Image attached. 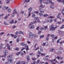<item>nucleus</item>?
Instances as JSON below:
<instances>
[{
	"instance_id": "1",
	"label": "nucleus",
	"mask_w": 64,
	"mask_h": 64,
	"mask_svg": "<svg viewBox=\"0 0 64 64\" xmlns=\"http://www.w3.org/2000/svg\"><path fill=\"white\" fill-rule=\"evenodd\" d=\"M13 56L12 55H10L9 56H8V61L11 63H12V61H13V58H12V57Z\"/></svg>"
},
{
	"instance_id": "2",
	"label": "nucleus",
	"mask_w": 64,
	"mask_h": 64,
	"mask_svg": "<svg viewBox=\"0 0 64 64\" xmlns=\"http://www.w3.org/2000/svg\"><path fill=\"white\" fill-rule=\"evenodd\" d=\"M51 28H50V31H55L56 30V28H57V26H56L54 27V25L52 24L51 25Z\"/></svg>"
},
{
	"instance_id": "3",
	"label": "nucleus",
	"mask_w": 64,
	"mask_h": 64,
	"mask_svg": "<svg viewBox=\"0 0 64 64\" xmlns=\"http://www.w3.org/2000/svg\"><path fill=\"white\" fill-rule=\"evenodd\" d=\"M4 53L5 54H4L3 55V56H1L0 57H3V56L4 57H6V55L8 54V51L7 50H4Z\"/></svg>"
},
{
	"instance_id": "4",
	"label": "nucleus",
	"mask_w": 64,
	"mask_h": 64,
	"mask_svg": "<svg viewBox=\"0 0 64 64\" xmlns=\"http://www.w3.org/2000/svg\"><path fill=\"white\" fill-rule=\"evenodd\" d=\"M49 3H50V4H51V6H50V8L52 9H54V7H52L53 6H54V3L52 2V1L51 0H49Z\"/></svg>"
},
{
	"instance_id": "5",
	"label": "nucleus",
	"mask_w": 64,
	"mask_h": 64,
	"mask_svg": "<svg viewBox=\"0 0 64 64\" xmlns=\"http://www.w3.org/2000/svg\"><path fill=\"white\" fill-rule=\"evenodd\" d=\"M34 35V34H32V32H30L29 34L28 38L30 39H31L33 38V36Z\"/></svg>"
},
{
	"instance_id": "6",
	"label": "nucleus",
	"mask_w": 64,
	"mask_h": 64,
	"mask_svg": "<svg viewBox=\"0 0 64 64\" xmlns=\"http://www.w3.org/2000/svg\"><path fill=\"white\" fill-rule=\"evenodd\" d=\"M32 8H30L28 9V17H29L30 16V13H31V10H32Z\"/></svg>"
},
{
	"instance_id": "7",
	"label": "nucleus",
	"mask_w": 64,
	"mask_h": 64,
	"mask_svg": "<svg viewBox=\"0 0 64 64\" xmlns=\"http://www.w3.org/2000/svg\"><path fill=\"white\" fill-rule=\"evenodd\" d=\"M40 13H39V15H40V16H43V14L41 13H44V11L40 10Z\"/></svg>"
},
{
	"instance_id": "8",
	"label": "nucleus",
	"mask_w": 64,
	"mask_h": 64,
	"mask_svg": "<svg viewBox=\"0 0 64 64\" xmlns=\"http://www.w3.org/2000/svg\"><path fill=\"white\" fill-rule=\"evenodd\" d=\"M61 15V14L60 13L58 14V15L56 17L57 18H58L59 19H61V18L60 17V16Z\"/></svg>"
},
{
	"instance_id": "9",
	"label": "nucleus",
	"mask_w": 64,
	"mask_h": 64,
	"mask_svg": "<svg viewBox=\"0 0 64 64\" xmlns=\"http://www.w3.org/2000/svg\"><path fill=\"white\" fill-rule=\"evenodd\" d=\"M17 13H18V12L16 11V9H15L13 10V14H17Z\"/></svg>"
},
{
	"instance_id": "10",
	"label": "nucleus",
	"mask_w": 64,
	"mask_h": 64,
	"mask_svg": "<svg viewBox=\"0 0 64 64\" xmlns=\"http://www.w3.org/2000/svg\"><path fill=\"white\" fill-rule=\"evenodd\" d=\"M49 1V0H40V1L39 2V3L40 4H41V2L42 1V0L43 1Z\"/></svg>"
},
{
	"instance_id": "11",
	"label": "nucleus",
	"mask_w": 64,
	"mask_h": 64,
	"mask_svg": "<svg viewBox=\"0 0 64 64\" xmlns=\"http://www.w3.org/2000/svg\"><path fill=\"white\" fill-rule=\"evenodd\" d=\"M54 50H55V48H52L50 50V52H53V51H54Z\"/></svg>"
},
{
	"instance_id": "12",
	"label": "nucleus",
	"mask_w": 64,
	"mask_h": 64,
	"mask_svg": "<svg viewBox=\"0 0 64 64\" xmlns=\"http://www.w3.org/2000/svg\"><path fill=\"white\" fill-rule=\"evenodd\" d=\"M50 21V19L49 18H48L46 20V22L48 23Z\"/></svg>"
},
{
	"instance_id": "13",
	"label": "nucleus",
	"mask_w": 64,
	"mask_h": 64,
	"mask_svg": "<svg viewBox=\"0 0 64 64\" xmlns=\"http://www.w3.org/2000/svg\"><path fill=\"white\" fill-rule=\"evenodd\" d=\"M64 28V25L63 24L62 25V27H60V29H63V28Z\"/></svg>"
},
{
	"instance_id": "14",
	"label": "nucleus",
	"mask_w": 64,
	"mask_h": 64,
	"mask_svg": "<svg viewBox=\"0 0 64 64\" xmlns=\"http://www.w3.org/2000/svg\"><path fill=\"white\" fill-rule=\"evenodd\" d=\"M21 52H18L16 54V55H17V56H18L19 54H21Z\"/></svg>"
},
{
	"instance_id": "15",
	"label": "nucleus",
	"mask_w": 64,
	"mask_h": 64,
	"mask_svg": "<svg viewBox=\"0 0 64 64\" xmlns=\"http://www.w3.org/2000/svg\"><path fill=\"white\" fill-rule=\"evenodd\" d=\"M30 1V0H28L27 1V0H25L24 1V3H25V2H26V3H28V2H29Z\"/></svg>"
},
{
	"instance_id": "16",
	"label": "nucleus",
	"mask_w": 64,
	"mask_h": 64,
	"mask_svg": "<svg viewBox=\"0 0 64 64\" xmlns=\"http://www.w3.org/2000/svg\"><path fill=\"white\" fill-rule=\"evenodd\" d=\"M34 26H32L30 27V29H33V28H34Z\"/></svg>"
},
{
	"instance_id": "17",
	"label": "nucleus",
	"mask_w": 64,
	"mask_h": 64,
	"mask_svg": "<svg viewBox=\"0 0 64 64\" xmlns=\"http://www.w3.org/2000/svg\"><path fill=\"white\" fill-rule=\"evenodd\" d=\"M27 60L28 61H29L30 60V57H29V56H27Z\"/></svg>"
},
{
	"instance_id": "18",
	"label": "nucleus",
	"mask_w": 64,
	"mask_h": 64,
	"mask_svg": "<svg viewBox=\"0 0 64 64\" xmlns=\"http://www.w3.org/2000/svg\"><path fill=\"white\" fill-rule=\"evenodd\" d=\"M11 9L9 8L8 10V13H10L11 12Z\"/></svg>"
},
{
	"instance_id": "19",
	"label": "nucleus",
	"mask_w": 64,
	"mask_h": 64,
	"mask_svg": "<svg viewBox=\"0 0 64 64\" xmlns=\"http://www.w3.org/2000/svg\"><path fill=\"white\" fill-rule=\"evenodd\" d=\"M21 62L20 61H19L17 62L16 64H21Z\"/></svg>"
},
{
	"instance_id": "20",
	"label": "nucleus",
	"mask_w": 64,
	"mask_h": 64,
	"mask_svg": "<svg viewBox=\"0 0 64 64\" xmlns=\"http://www.w3.org/2000/svg\"><path fill=\"white\" fill-rule=\"evenodd\" d=\"M15 50H16V51H18L19 50V48H17L15 49Z\"/></svg>"
},
{
	"instance_id": "21",
	"label": "nucleus",
	"mask_w": 64,
	"mask_h": 64,
	"mask_svg": "<svg viewBox=\"0 0 64 64\" xmlns=\"http://www.w3.org/2000/svg\"><path fill=\"white\" fill-rule=\"evenodd\" d=\"M46 42H44L42 44V45L43 46H45V45H46Z\"/></svg>"
},
{
	"instance_id": "22",
	"label": "nucleus",
	"mask_w": 64,
	"mask_h": 64,
	"mask_svg": "<svg viewBox=\"0 0 64 64\" xmlns=\"http://www.w3.org/2000/svg\"><path fill=\"white\" fill-rule=\"evenodd\" d=\"M40 7H42V8H43L44 7H45V6H43L42 4L40 6Z\"/></svg>"
},
{
	"instance_id": "23",
	"label": "nucleus",
	"mask_w": 64,
	"mask_h": 64,
	"mask_svg": "<svg viewBox=\"0 0 64 64\" xmlns=\"http://www.w3.org/2000/svg\"><path fill=\"white\" fill-rule=\"evenodd\" d=\"M10 24H13L14 23V20H12V22H10Z\"/></svg>"
},
{
	"instance_id": "24",
	"label": "nucleus",
	"mask_w": 64,
	"mask_h": 64,
	"mask_svg": "<svg viewBox=\"0 0 64 64\" xmlns=\"http://www.w3.org/2000/svg\"><path fill=\"white\" fill-rule=\"evenodd\" d=\"M44 35H42V36H40V38H44Z\"/></svg>"
},
{
	"instance_id": "25",
	"label": "nucleus",
	"mask_w": 64,
	"mask_h": 64,
	"mask_svg": "<svg viewBox=\"0 0 64 64\" xmlns=\"http://www.w3.org/2000/svg\"><path fill=\"white\" fill-rule=\"evenodd\" d=\"M56 58L57 59H58L59 60V59H60V58H61V57H60L59 56H57V57Z\"/></svg>"
},
{
	"instance_id": "26",
	"label": "nucleus",
	"mask_w": 64,
	"mask_h": 64,
	"mask_svg": "<svg viewBox=\"0 0 64 64\" xmlns=\"http://www.w3.org/2000/svg\"><path fill=\"white\" fill-rule=\"evenodd\" d=\"M20 34H24V33L23 32H22L21 31H20Z\"/></svg>"
},
{
	"instance_id": "27",
	"label": "nucleus",
	"mask_w": 64,
	"mask_h": 64,
	"mask_svg": "<svg viewBox=\"0 0 64 64\" xmlns=\"http://www.w3.org/2000/svg\"><path fill=\"white\" fill-rule=\"evenodd\" d=\"M29 55H32V56H34V54L32 53L30 54Z\"/></svg>"
},
{
	"instance_id": "28",
	"label": "nucleus",
	"mask_w": 64,
	"mask_h": 64,
	"mask_svg": "<svg viewBox=\"0 0 64 64\" xmlns=\"http://www.w3.org/2000/svg\"><path fill=\"white\" fill-rule=\"evenodd\" d=\"M40 30H44V28L42 27L40 28Z\"/></svg>"
},
{
	"instance_id": "29",
	"label": "nucleus",
	"mask_w": 64,
	"mask_h": 64,
	"mask_svg": "<svg viewBox=\"0 0 64 64\" xmlns=\"http://www.w3.org/2000/svg\"><path fill=\"white\" fill-rule=\"evenodd\" d=\"M40 62V60H38L36 61V63L38 64V63H39V62Z\"/></svg>"
},
{
	"instance_id": "30",
	"label": "nucleus",
	"mask_w": 64,
	"mask_h": 64,
	"mask_svg": "<svg viewBox=\"0 0 64 64\" xmlns=\"http://www.w3.org/2000/svg\"><path fill=\"white\" fill-rule=\"evenodd\" d=\"M7 48L9 50H10L11 49V48H10V46H8Z\"/></svg>"
},
{
	"instance_id": "31",
	"label": "nucleus",
	"mask_w": 64,
	"mask_h": 64,
	"mask_svg": "<svg viewBox=\"0 0 64 64\" xmlns=\"http://www.w3.org/2000/svg\"><path fill=\"white\" fill-rule=\"evenodd\" d=\"M14 15H15V14L13 13L12 14V17H14Z\"/></svg>"
},
{
	"instance_id": "32",
	"label": "nucleus",
	"mask_w": 64,
	"mask_h": 64,
	"mask_svg": "<svg viewBox=\"0 0 64 64\" xmlns=\"http://www.w3.org/2000/svg\"><path fill=\"white\" fill-rule=\"evenodd\" d=\"M16 42H19V38H17L16 40Z\"/></svg>"
},
{
	"instance_id": "33",
	"label": "nucleus",
	"mask_w": 64,
	"mask_h": 64,
	"mask_svg": "<svg viewBox=\"0 0 64 64\" xmlns=\"http://www.w3.org/2000/svg\"><path fill=\"white\" fill-rule=\"evenodd\" d=\"M26 51H27L28 50H29V48H28V46L27 48H26Z\"/></svg>"
},
{
	"instance_id": "34",
	"label": "nucleus",
	"mask_w": 64,
	"mask_h": 64,
	"mask_svg": "<svg viewBox=\"0 0 64 64\" xmlns=\"http://www.w3.org/2000/svg\"><path fill=\"white\" fill-rule=\"evenodd\" d=\"M37 22V21L36 20V21H34L33 23H35V24H36Z\"/></svg>"
},
{
	"instance_id": "35",
	"label": "nucleus",
	"mask_w": 64,
	"mask_h": 64,
	"mask_svg": "<svg viewBox=\"0 0 64 64\" xmlns=\"http://www.w3.org/2000/svg\"><path fill=\"white\" fill-rule=\"evenodd\" d=\"M38 53L39 55H41V53L39 51H38Z\"/></svg>"
},
{
	"instance_id": "36",
	"label": "nucleus",
	"mask_w": 64,
	"mask_h": 64,
	"mask_svg": "<svg viewBox=\"0 0 64 64\" xmlns=\"http://www.w3.org/2000/svg\"><path fill=\"white\" fill-rule=\"evenodd\" d=\"M24 43H22L20 44V45H22V46H24Z\"/></svg>"
},
{
	"instance_id": "37",
	"label": "nucleus",
	"mask_w": 64,
	"mask_h": 64,
	"mask_svg": "<svg viewBox=\"0 0 64 64\" xmlns=\"http://www.w3.org/2000/svg\"><path fill=\"white\" fill-rule=\"evenodd\" d=\"M51 36L52 37V38H54V35L53 34H52L50 36Z\"/></svg>"
},
{
	"instance_id": "38",
	"label": "nucleus",
	"mask_w": 64,
	"mask_h": 64,
	"mask_svg": "<svg viewBox=\"0 0 64 64\" xmlns=\"http://www.w3.org/2000/svg\"><path fill=\"white\" fill-rule=\"evenodd\" d=\"M40 52H43V50H42V48H40Z\"/></svg>"
},
{
	"instance_id": "39",
	"label": "nucleus",
	"mask_w": 64,
	"mask_h": 64,
	"mask_svg": "<svg viewBox=\"0 0 64 64\" xmlns=\"http://www.w3.org/2000/svg\"><path fill=\"white\" fill-rule=\"evenodd\" d=\"M8 18V16H7V15H6V16L4 17V19H6Z\"/></svg>"
},
{
	"instance_id": "40",
	"label": "nucleus",
	"mask_w": 64,
	"mask_h": 64,
	"mask_svg": "<svg viewBox=\"0 0 64 64\" xmlns=\"http://www.w3.org/2000/svg\"><path fill=\"white\" fill-rule=\"evenodd\" d=\"M34 20H38V17H35L34 18Z\"/></svg>"
},
{
	"instance_id": "41",
	"label": "nucleus",
	"mask_w": 64,
	"mask_h": 64,
	"mask_svg": "<svg viewBox=\"0 0 64 64\" xmlns=\"http://www.w3.org/2000/svg\"><path fill=\"white\" fill-rule=\"evenodd\" d=\"M36 56L37 58H39V57L40 56L39 55V54H38Z\"/></svg>"
},
{
	"instance_id": "42",
	"label": "nucleus",
	"mask_w": 64,
	"mask_h": 64,
	"mask_svg": "<svg viewBox=\"0 0 64 64\" xmlns=\"http://www.w3.org/2000/svg\"><path fill=\"white\" fill-rule=\"evenodd\" d=\"M22 62L23 63V64H25V62L24 61H22Z\"/></svg>"
},
{
	"instance_id": "43",
	"label": "nucleus",
	"mask_w": 64,
	"mask_h": 64,
	"mask_svg": "<svg viewBox=\"0 0 64 64\" xmlns=\"http://www.w3.org/2000/svg\"><path fill=\"white\" fill-rule=\"evenodd\" d=\"M41 55L42 56H45V53L44 54H41Z\"/></svg>"
},
{
	"instance_id": "44",
	"label": "nucleus",
	"mask_w": 64,
	"mask_h": 64,
	"mask_svg": "<svg viewBox=\"0 0 64 64\" xmlns=\"http://www.w3.org/2000/svg\"><path fill=\"white\" fill-rule=\"evenodd\" d=\"M18 32L16 31V32L15 34L16 35H18Z\"/></svg>"
},
{
	"instance_id": "45",
	"label": "nucleus",
	"mask_w": 64,
	"mask_h": 64,
	"mask_svg": "<svg viewBox=\"0 0 64 64\" xmlns=\"http://www.w3.org/2000/svg\"><path fill=\"white\" fill-rule=\"evenodd\" d=\"M9 44H6V46H9Z\"/></svg>"
},
{
	"instance_id": "46",
	"label": "nucleus",
	"mask_w": 64,
	"mask_h": 64,
	"mask_svg": "<svg viewBox=\"0 0 64 64\" xmlns=\"http://www.w3.org/2000/svg\"><path fill=\"white\" fill-rule=\"evenodd\" d=\"M44 4H48V2H44Z\"/></svg>"
},
{
	"instance_id": "47",
	"label": "nucleus",
	"mask_w": 64,
	"mask_h": 64,
	"mask_svg": "<svg viewBox=\"0 0 64 64\" xmlns=\"http://www.w3.org/2000/svg\"><path fill=\"white\" fill-rule=\"evenodd\" d=\"M32 17H35V15L34 14L32 15Z\"/></svg>"
},
{
	"instance_id": "48",
	"label": "nucleus",
	"mask_w": 64,
	"mask_h": 64,
	"mask_svg": "<svg viewBox=\"0 0 64 64\" xmlns=\"http://www.w3.org/2000/svg\"><path fill=\"white\" fill-rule=\"evenodd\" d=\"M45 29H47V28H48V26H44V27Z\"/></svg>"
},
{
	"instance_id": "49",
	"label": "nucleus",
	"mask_w": 64,
	"mask_h": 64,
	"mask_svg": "<svg viewBox=\"0 0 64 64\" xmlns=\"http://www.w3.org/2000/svg\"><path fill=\"white\" fill-rule=\"evenodd\" d=\"M43 15L44 17H47V16H48V15L47 14H44Z\"/></svg>"
},
{
	"instance_id": "50",
	"label": "nucleus",
	"mask_w": 64,
	"mask_h": 64,
	"mask_svg": "<svg viewBox=\"0 0 64 64\" xmlns=\"http://www.w3.org/2000/svg\"><path fill=\"white\" fill-rule=\"evenodd\" d=\"M32 60H36V59H37L35 58H32Z\"/></svg>"
},
{
	"instance_id": "51",
	"label": "nucleus",
	"mask_w": 64,
	"mask_h": 64,
	"mask_svg": "<svg viewBox=\"0 0 64 64\" xmlns=\"http://www.w3.org/2000/svg\"><path fill=\"white\" fill-rule=\"evenodd\" d=\"M25 49V48H22V49H21V50L22 51H23L24 49Z\"/></svg>"
},
{
	"instance_id": "52",
	"label": "nucleus",
	"mask_w": 64,
	"mask_h": 64,
	"mask_svg": "<svg viewBox=\"0 0 64 64\" xmlns=\"http://www.w3.org/2000/svg\"><path fill=\"white\" fill-rule=\"evenodd\" d=\"M8 42V40H5V42L6 43H7V42Z\"/></svg>"
},
{
	"instance_id": "53",
	"label": "nucleus",
	"mask_w": 64,
	"mask_h": 64,
	"mask_svg": "<svg viewBox=\"0 0 64 64\" xmlns=\"http://www.w3.org/2000/svg\"><path fill=\"white\" fill-rule=\"evenodd\" d=\"M33 36H34V37H36L37 36L36 34H34V35H33Z\"/></svg>"
},
{
	"instance_id": "54",
	"label": "nucleus",
	"mask_w": 64,
	"mask_h": 64,
	"mask_svg": "<svg viewBox=\"0 0 64 64\" xmlns=\"http://www.w3.org/2000/svg\"><path fill=\"white\" fill-rule=\"evenodd\" d=\"M24 45L25 47H28L27 46V45L26 44H24Z\"/></svg>"
},
{
	"instance_id": "55",
	"label": "nucleus",
	"mask_w": 64,
	"mask_h": 64,
	"mask_svg": "<svg viewBox=\"0 0 64 64\" xmlns=\"http://www.w3.org/2000/svg\"><path fill=\"white\" fill-rule=\"evenodd\" d=\"M49 40V37H47L46 38V40Z\"/></svg>"
},
{
	"instance_id": "56",
	"label": "nucleus",
	"mask_w": 64,
	"mask_h": 64,
	"mask_svg": "<svg viewBox=\"0 0 64 64\" xmlns=\"http://www.w3.org/2000/svg\"><path fill=\"white\" fill-rule=\"evenodd\" d=\"M12 42H13L12 41H11L9 42L10 44H12Z\"/></svg>"
},
{
	"instance_id": "57",
	"label": "nucleus",
	"mask_w": 64,
	"mask_h": 64,
	"mask_svg": "<svg viewBox=\"0 0 64 64\" xmlns=\"http://www.w3.org/2000/svg\"><path fill=\"white\" fill-rule=\"evenodd\" d=\"M4 25H7V23H6V22H4Z\"/></svg>"
},
{
	"instance_id": "58",
	"label": "nucleus",
	"mask_w": 64,
	"mask_h": 64,
	"mask_svg": "<svg viewBox=\"0 0 64 64\" xmlns=\"http://www.w3.org/2000/svg\"><path fill=\"white\" fill-rule=\"evenodd\" d=\"M33 24V23L31 22L30 24V25H32Z\"/></svg>"
},
{
	"instance_id": "59",
	"label": "nucleus",
	"mask_w": 64,
	"mask_h": 64,
	"mask_svg": "<svg viewBox=\"0 0 64 64\" xmlns=\"http://www.w3.org/2000/svg\"><path fill=\"white\" fill-rule=\"evenodd\" d=\"M36 63V62H33V63H31V64H35Z\"/></svg>"
},
{
	"instance_id": "60",
	"label": "nucleus",
	"mask_w": 64,
	"mask_h": 64,
	"mask_svg": "<svg viewBox=\"0 0 64 64\" xmlns=\"http://www.w3.org/2000/svg\"><path fill=\"white\" fill-rule=\"evenodd\" d=\"M39 27H37L36 29V30H39Z\"/></svg>"
},
{
	"instance_id": "61",
	"label": "nucleus",
	"mask_w": 64,
	"mask_h": 64,
	"mask_svg": "<svg viewBox=\"0 0 64 64\" xmlns=\"http://www.w3.org/2000/svg\"><path fill=\"white\" fill-rule=\"evenodd\" d=\"M35 13H36V14H38V11H35L34 12Z\"/></svg>"
},
{
	"instance_id": "62",
	"label": "nucleus",
	"mask_w": 64,
	"mask_h": 64,
	"mask_svg": "<svg viewBox=\"0 0 64 64\" xmlns=\"http://www.w3.org/2000/svg\"><path fill=\"white\" fill-rule=\"evenodd\" d=\"M57 42L58 43H59V40H58L57 41Z\"/></svg>"
},
{
	"instance_id": "63",
	"label": "nucleus",
	"mask_w": 64,
	"mask_h": 64,
	"mask_svg": "<svg viewBox=\"0 0 64 64\" xmlns=\"http://www.w3.org/2000/svg\"><path fill=\"white\" fill-rule=\"evenodd\" d=\"M62 31L59 30L58 32L59 33H62Z\"/></svg>"
},
{
	"instance_id": "64",
	"label": "nucleus",
	"mask_w": 64,
	"mask_h": 64,
	"mask_svg": "<svg viewBox=\"0 0 64 64\" xmlns=\"http://www.w3.org/2000/svg\"><path fill=\"white\" fill-rule=\"evenodd\" d=\"M4 33V32H2L0 33V35H2V34H3Z\"/></svg>"
}]
</instances>
